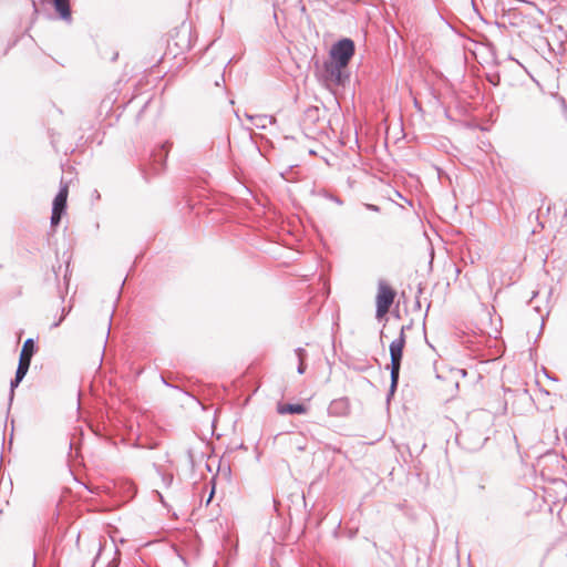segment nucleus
Segmentation results:
<instances>
[{"mask_svg": "<svg viewBox=\"0 0 567 567\" xmlns=\"http://www.w3.org/2000/svg\"><path fill=\"white\" fill-rule=\"evenodd\" d=\"M405 334L400 333L396 339L390 343V364L386 367L390 370V388L386 394V400L394 395L400 379L401 363L403 359V350L405 347Z\"/></svg>", "mask_w": 567, "mask_h": 567, "instance_id": "1", "label": "nucleus"}, {"mask_svg": "<svg viewBox=\"0 0 567 567\" xmlns=\"http://www.w3.org/2000/svg\"><path fill=\"white\" fill-rule=\"evenodd\" d=\"M173 143L165 141L156 145L148 155V163L142 169V174L145 181H148L150 175H157L162 173L166 166V159Z\"/></svg>", "mask_w": 567, "mask_h": 567, "instance_id": "2", "label": "nucleus"}, {"mask_svg": "<svg viewBox=\"0 0 567 567\" xmlns=\"http://www.w3.org/2000/svg\"><path fill=\"white\" fill-rule=\"evenodd\" d=\"M395 296H396V291L390 287L385 280L383 279H380L378 281V293H377V297H375V303H377V311H375V316L378 319H380L381 317L385 316L394 299H395Z\"/></svg>", "mask_w": 567, "mask_h": 567, "instance_id": "3", "label": "nucleus"}, {"mask_svg": "<svg viewBox=\"0 0 567 567\" xmlns=\"http://www.w3.org/2000/svg\"><path fill=\"white\" fill-rule=\"evenodd\" d=\"M355 52L354 41L350 38L338 40L330 50V61L341 63L348 66Z\"/></svg>", "mask_w": 567, "mask_h": 567, "instance_id": "4", "label": "nucleus"}, {"mask_svg": "<svg viewBox=\"0 0 567 567\" xmlns=\"http://www.w3.org/2000/svg\"><path fill=\"white\" fill-rule=\"evenodd\" d=\"M456 440L463 449L476 452L485 445L488 437L476 429L466 427L456 435Z\"/></svg>", "mask_w": 567, "mask_h": 567, "instance_id": "5", "label": "nucleus"}, {"mask_svg": "<svg viewBox=\"0 0 567 567\" xmlns=\"http://www.w3.org/2000/svg\"><path fill=\"white\" fill-rule=\"evenodd\" d=\"M324 73L327 80L339 86H344L350 78L347 65L330 60L324 62Z\"/></svg>", "mask_w": 567, "mask_h": 567, "instance_id": "6", "label": "nucleus"}, {"mask_svg": "<svg viewBox=\"0 0 567 567\" xmlns=\"http://www.w3.org/2000/svg\"><path fill=\"white\" fill-rule=\"evenodd\" d=\"M41 6H52L56 18L68 24L72 23V9L70 0H39Z\"/></svg>", "mask_w": 567, "mask_h": 567, "instance_id": "7", "label": "nucleus"}, {"mask_svg": "<svg viewBox=\"0 0 567 567\" xmlns=\"http://www.w3.org/2000/svg\"><path fill=\"white\" fill-rule=\"evenodd\" d=\"M350 404L348 398L332 400L328 406V414L332 416H346L349 413Z\"/></svg>", "mask_w": 567, "mask_h": 567, "instance_id": "8", "label": "nucleus"}, {"mask_svg": "<svg viewBox=\"0 0 567 567\" xmlns=\"http://www.w3.org/2000/svg\"><path fill=\"white\" fill-rule=\"evenodd\" d=\"M68 195H69L68 185L61 184L60 189L53 199L52 209L62 212V213H66Z\"/></svg>", "mask_w": 567, "mask_h": 567, "instance_id": "9", "label": "nucleus"}, {"mask_svg": "<svg viewBox=\"0 0 567 567\" xmlns=\"http://www.w3.org/2000/svg\"><path fill=\"white\" fill-rule=\"evenodd\" d=\"M308 409L303 403H279L277 412L279 414H305Z\"/></svg>", "mask_w": 567, "mask_h": 567, "instance_id": "10", "label": "nucleus"}, {"mask_svg": "<svg viewBox=\"0 0 567 567\" xmlns=\"http://www.w3.org/2000/svg\"><path fill=\"white\" fill-rule=\"evenodd\" d=\"M38 347L32 338H28L21 349L19 360H27V363L30 365L32 357L37 353Z\"/></svg>", "mask_w": 567, "mask_h": 567, "instance_id": "11", "label": "nucleus"}, {"mask_svg": "<svg viewBox=\"0 0 567 567\" xmlns=\"http://www.w3.org/2000/svg\"><path fill=\"white\" fill-rule=\"evenodd\" d=\"M247 117L258 128H265L267 122H270V117L268 115H247Z\"/></svg>", "mask_w": 567, "mask_h": 567, "instance_id": "12", "label": "nucleus"}, {"mask_svg": "<svg viewBox=\"0 0 567 567\" xmlns=\"http://www.w3.org/2000/svg\"><path fill=\"white\" fill-rule=\"evenodd\" d=\"M29 368L30 365L27 363V360H19L14 377L23 380L29 371Z\"/></svg>", "mask_w": 567, "mask_h": 567, "instance_id": "13", "label": "nucleus"}, {"mask_svg": "<svg viewBox=\"0 0 567 567\" xmlns=\"http://www.w3.org/2000/svg\"><path fill=\"white\" fill-rule=\"evenodd\" d=\"M320 109L318 106H310L305 112L306 120L311 121L315 123L317 120H319Z\"/></svg>", "mask_w": 567, "mask_h": 567, "instance_id": "14", "label": "nucleus"}, {"mask_svg": "<svg viewBox=\"0 0 567 567\" xmlns=\"http://www.w3.org/2000/svg\"><path fill=\"white\" fill-rule=\"evenodd\" d=\"M64 214L65 213L52 209L51 218H50V226H51V228L55 229L60 225L61 219H62Z\"/></svg>", "mask_w": 567, "mask_h": 567, "instance_id": "15", "label": "nucleus"}, {"mask_svg": "<svg viewBox=\"0 0 567 567\" xmlns=\"http://www.w3.org/2000/svg\"><path fill=\"white\" fill-rule=\"evenodd\" d=\"M71 309H72V306H69L68 308L63 307L61 310L60 318L51 324V329L58 328L62 323V321L65 319V317L69 315Z\"/></svg>", "mask_w": 567, "mask_h": 567, "instance_id": "16", "label": "nucleus"}, {"mask_svg": "<svg viewBox=\"0 0 567 567\" xmlns=\"http://www.w3.org/2000/svg\"><path fill=\"white\" fill-rule=\"evenodd\" d=\"M114 549V557L107 563L105 567H118L121 561V551L116 546L113 547Z\"/></svg>", "mask_w": 567, "mask_h": 567, "instance_id": "17", "label": "nucleus"}, {"mask_svg": "<svg viewBox=\"0 0 567 567\" xmlns=\"http://www.w3.org/2000/svg\"><path fill=\"white\" fill-rule=\"evenodd\" d=\"M295 354L298 359V362H306V360L308 358V352L306 351V349H303L301 347H298L295 349Z\"/></svg>", "mask_w": 567, "mask_h": 567, "instance_id": "18", "label": "nucleus"}, {"mask_svg": "<svg viewBox=\"0 0 567 567\" xmlns=\"http://www.w3.org/2000/svg\"><path fill=\"white\" fill-rule=\"evenodd\" d=\"M159 475L162 477V482L165 487H169L173 484V481H174L173 474L159 472Z\"/></svg>", "mask_w": 567, "mask_h": 567, "instance_id": "19", "label": "nucleus"}, {"mask_svg": "<svg viewBox=\"0 0 567 567\" xmlns=\"http://www.w3.org/2000/svg\"><path fill=\"white\" fill-rule=\"evenodd\" d=\"M487 478L481 477L480 482L475 487L476 495H481L486 489Z\"/></svg>", "mask_w": 567, "mask_h": 567, "instance_id": "20", "label": "nucleus"}, {"mask_svg": "<svg viewBox=\"0 0 567 567\" xmlns=\"http://www.w3.org/2000/svg\"><path fill=\"white\" fill-rule=\"evenodd\" d=\"M22 382L21 379L14 377L10 382V401H12L14 395V389L19 386V384Z\"/></svg>", "mask_w": 567, "mask_h": 567, "instance_id": "21", "label": "nucleus"}, {"mask_svg": "<svg viewBox=\"0 0 567 567\" xmlns=\"http://www.w3.org/2000/svg\"><path fill=\"white\" fill-rule=\"evenodd\" d=\"M64 280L66 281L65 282L66 287H69V280H68L66 274L64 275ZM58 292H59V297L61 298V300L64 301L65 293L68 292V288H65V291H62L60 286H58Z\"/></svg>", "mask_w": 567, "mask_h": 567, "instance_id": "22", "label": "nucleus"}, {"mask_svg": "<svg viewBox=\"0 0 567 567\" xmlns=\"http://www.w3.org/2000/svg\"><path fill=\"white\" fill-rule=\"evenodd\" d=\"M327 198H329L330 200L334 202L338 205H342L343 204V200L340 197H338V196H336L333 194H329L327 196Z\"/></svg>", "mask_w": 567, "mask_h": 567, "instance_id": "23", "label": "nucleus"}, {"mask_svg": "<svg viewBox=\"0 0 567 567\" xmlns=\"http://www.w3.org/2000/svg\"><path fill=\"white\" fill-rule=\"evenodd\" d=\"M307 370V363L306 362H298L297 372L299 374H303Z\"/></svg>", "mask_w": 567, "mask_h": 567, "instance_id": "24", "label": "nucleus"}, {"mask_svg": "<svg viewBox=\"0 0 567 567\" xmlns=\"http://www.w3.org/2000/svg\"><path fill=\"white\" fill-rule=\"evenodd\" d=\"M31 1H32V8H33L32 16L38 17L40 13L39 4H38L37 0H31Z\"/></svg>", "mask_w": 567, "mask_h": 567, "instance_id": "25", "label": "nucleus"}, {"mask_svg": "<svg viewBox=\"0 0 567 567\" xmlns=\"http://www.w3.org/2000/svg\"><path fill=\"white\" fill-rule=\"evenodd\" d=\"M489 83L494 86H497L499 84V75H495V76H488L487 78Z\"/></svg>", "mask_w": 567, "mask_h": 567, "instance_id": "26", "label": "nucleus"}, {"mask_svg": "<svg viewBox=\"0 0 567 567\" xmlns=\"http://www.w3.org/2000/svg\"><path fill=\"white\" fill-rule=\"evenodd\" d=\"M103 549H104V547H103L102 543L100 542V543H99V551H97V555L95 556V558H94V560H93V567H95V565H96V563H97V560H99V558H100L101 553H102V550H103Z\"/></svg>", "mask_w": 567, "mask_h": 567, "instance_id": "27", "label": "nucleus"}, {"mask_svg": "<svg viewBox=\"0 0 567 567\" xmlns=\"http://www.w3.org/2000/svg\"><path fill=\"white\" fill-rule=\"evenodd\" d=\"M364 207L369 210H372V212H379L380 210V207L374 205V204H364Z\"/></svg>", "mask_w": 567, "mask_h": 567, "instance_id": "28", "label": "nucleus"}, {"mask_svg": "<svg viewBox=\"0 0 567 567\" xmlns=\"http://www.w3.org/2000/svg\"><path fill=\"white\" fill-rule=\"evenodd\" d=\"M560 105H561V109H563L564 113L567 114V103H566V100L564 97H560Z\"/></svg>", "mask_w": 567, "mask_h": 567, "instance_id": "29", "label": "nucleus"}, {"mask_svg": "<svg viewBox=\"0 0 567 567\" xmlns=\"http://www.w3.org/2000/svg\"><path fill=\"white\" fill-rule=\"evenodd\" d=\"M414 308H415V309H417V310H420V309H421V301H420V298H419V297H416V298H415V301H414Z\"/></svg>", "mask_w": 567, "mask_h": 567, "instance_id": "30", "label": "nucleus"}, {"mask_svg": "<svg viewBox=\"0 0 567 567\" xmlns=\"http://www.w3.org/2000/svg\"><path fill=\"white\" fill-rule=\"evenodd\" d=\"M410 328H411V326H402L400 333L405 334L406 330L410 329Z\"/></svg>", "mask_w": 567, "mask_h": 567, "instance_id": "31", "label": "nucleus"}, {"mask_svg": "<svg viewBox=\"0 0 567 567\" xmlns=\"http://www.w3.org/2000/svg\"><path fill=\"white\" fill-rule=\"evenodd\" d=\"M214 494H215V487H213V489L207 498V504L212 501V498L214 497Z\"/></svg>", "mask_w": 567, "mask_h": 567, "instance_id": "32", "label": "nucleus"}, {"mask_svg": "<svg viewBox=\"0 0 567 567\" xmlns=\"http://www.w3.org/2000/svg\"><path fill=\"white\" fill-rule=\"evenodd\" d=\"M117 58H118V53H117V52H114V53L112 54L111 61H112V62H114V61H116V60H117Z\"/></svg>", "mask_w": 567, "mask_h": 567, "instance_id": "33", "label": "nucleus"}, {"mask_svg": "<svg viewBox=\"0 0 567 567\" xmlns=\"http://www.w3.org/2000/svg\"><path fill=\"white\" fill-rule=\"evenodd\" d=\"M92 196L94 198L99 199L100 198V193L96 189H94Z\"/></svg>", "mask_w": 567, "mask_h": 567, "instance_id": "34", "label": "nucleus"}, {"mask_svg": "<svg viewBox=\"0 0 567 567\" xmlns=\"http://www.w3.org/2000/svg\"><path fill=\"white\" fill-rule=\"evenodd\" d=\"M157 495H158L159 501L164 504L163 495L161 493H158V492H157Z\"/></svg>", "mask_w": 567, "mask_h": 567, "instance_id": "35", "label": "nucleus"}, {"mask_svg": "<svg viewBox=\"0 0 567 567\" xmlns=\"http://www.w3.org/2000/svg\"><path fill=\"white\" fill-rule=\"evenodd\" d=\"M162 381H163V383H164L165 385L171 386V384L167 382V380H165L163 377H162Z\"/></svg>", "mask_w": 567, "mask_h": 567, "instance_id": "36", "label": "nucleus"}, {"mask_svg": "<svg viewBox=\"0 0 567 567\" xmlns=\"http://www.w3.org/2000/svg\"><path fill=\"white\" fill-rule=\"evenodd\" d=\"M148 102L144 103V106L142 107L141 112L142 113L144 111V109L147 106Z\"/></svg>", "mask_w": 567, "mask_h": 567, "instance_id": "37", "label": "nucleus"}, {"mask_svg": "<svg viewBox=\"0 0 567 567\" xmlns=\"http://www.w3.org/2000/svg\"><path fill=\"white\" fill-rule=\"evenodd\" d=\"M53 272H54L55 279H58V274H56V271L54 269H53Z\"/></svg>", "mask_w": 567, "mask_h": 567, "instance_id": "38", "label": "nucleus"}, {"mask_svg": "<svg viewBox=\"0 0 567 567\" xmlns=\"http://www.w3.org/2000/svg\"><path fill=\"white\" fill-rule=\"evenodd\" d=\"M419 293H422V287H421V285L419 286Z\"/></svg>", "mask_w": 567, "mask_h": 567, "instance_id": "39", "label": "nucleus"}]
</instances>
